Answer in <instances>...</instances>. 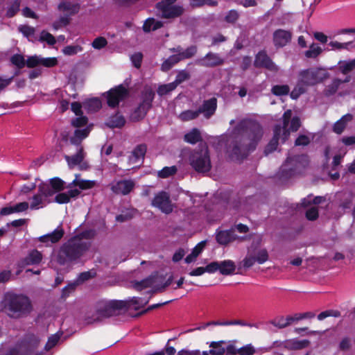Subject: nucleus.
<instances>
[{
	"label": "nucleus",
	"instance_id": "obj_1",
	"mask_svg": "<svg viewBox=\"0 0 355 355\" xmlns=\"http://www.w3.org/2000/svg\"><path fill=\"white\" fill-rule=\"evenodd\" d=\"M261 124L253 119H243L233 128L227 152L232 159L242 161L254 151L263 137Z\"/></svg>",
	"mask_w": 355,
	"mask_h": 355
},
{
	"label": "nucleus",
	"instance_id": "obj_2",
	"mask_svg": "<svg viewBox=\"0 0 355 355\" xmlns=\"http://www.w3.org/2000/svg\"><path fill=\"white\" fill-rule=\"evenodd\" d=\"M3 310L8 317L19 319L26 317L32 311L31 300L26 295L8 292L5 294Z\"/></svg>",
	"mask_w": 355,
	"mask_h": 355
},
{
	"label": "nucleus",
	"instance_id": "obj_3",
	"mask_svg": "<svg viewBox=\"0 0 355 355\" xmlns=\"http://www.w3.org/2000/svg\"><path fill=\"white\" fill-rule=\"evenodd\" d=\"M146 295L145 297H132L128 301L116 300L108 301L102 308L97 310V313L100 317L106 318L117 315L122 310L126 311L128 309L129 303L138 305L135 307V310H138L139 307H143L148 303L153 295L151 291H147Z\"/></svg>",
	"mask_w": 355,
	"mask_h": 355
},
{
	"label": "nucleus",
	"instance_id": "obj_4",
	"mask_svg": "<svg viewBox=\"0 0 355 355\" xmlns=\"http://www.w3.org/2000/svg\"><path fill=\"white\" fill-rule=\"evenodd\" d=\"M76 238L71 237L60 248L57 255V262L60 266L76 261L88 250L90 244L87 242H80Z\"/></svg>",
	"mask_w": 355,
	"mask_h": 355
},
{
	"label": "nucleus",
	"instance_id": "obj_5",
	"mask_svg": "<svg viewBox=\"0 0 355 355\" xmlns=\"http://www.w3.org/2000/svg\"><path fill=\"white\" fill-rule=\"evenodd\" d=\"M304 162H307L306 155H298L288 157L279 168L278 178L282 180H286L300 173L305 167Z\"/></svg>",
	"mask_w": 355,
	"mask_h": 355
},
{
	"label": "nucleus",
	"instance_id": "obj_6",
	"mask_svg": "<svg viewBox=\"0 0 355 355\" xmlns=\"http://www.w3.org/2000/svg\"><path fill=\"white\" fill-rule=\"evenodd\" d=\"M191 166L199 173H205L210 171L211 163L209 152L207 147L194 150L189 156Z\"/></svg>",
	"mask_w": 355,
	"mask_h": 355
},
{
	"label": "nucleus",
	"instance_id": "obj_7",
	"mask_svg": "<svg viewBox=\"0 0 355 355\" xmlns=\"http://www.w3.org/2000/svg\"><path fill=\"white\" fill-rule=\"evenodd\" d=\"M329 73L323 69L310 68L301 71L298 79L307 87L322 83L329 78Z\"/></svg>",
	"mask_w": 355,
	"mask_h": 355
},
{
	"label": "nucleus",
	"instance_id": "obj_8",
	"mask_svg": "<svg viewBox=\"0 0 355 355\" xmlns=\"http://www.w3.org/2000/svg\"><path fill=\"white\" fill-rule=\"evenodd\" d=\"M103 95L107 100L108 107L114 109L119 106L120 102L128 97L129 90L123 84H121L111 88Z\"/></svg>",
	"mask_w": 355,
	"mask_h": 355
},
{
	"label": "nucleus",
	"instance_id": "obj_9",
	"mask_svg": "<svg viewBox=\"0 0 355 355\" xmlns=\"http://www.w3.org/2000/svg\"><path fill=\"white\" fill-rule=\"evenodd\" d=\"M65 189V182L58 177H54L49 180V184L41 182L38 185L40 193L44 194V198L53 196L55 193H59Z\"/></svg>",
	"mask_w": 355,
	"mask_h": 355
},
{
	"label": "nucleus",
	"instance_id": "obj_10",
	"mask_svg": "<svg viewBox=\"0 0 355 355\" xmlns=\"http://www.w3.org/2000/svg\"><path fill=\"white\" fill-rule=\"evenodd\" d=\"M151 205L166 214H171L173 210L170 196L168 193L164 191L159 192L155 196Z\"/></svg>",
	"mask_w": 355,
	"mask_h": 355
},
{
	"label": "nucleus",
	"instance_id": "obj_11",
	"mask_svg": "<svg viewBox=\"0 0 355 355\" xmlns=\"http://www.w3.org/2000/svg\"><path fill=\"white\" fill-rule=\"evenodd\" d=\"M293 38V33L283 28L276 29L272 33V43L276 49H282L288 45Z\"/></svg>",
	"mask_w": 355,
	"mask_h": 355
},
{
	"label": "nucleus",
	"instance_id": "obj_12",
	"mask_svg": "<svg viewBox=\"0 0 355 355\" xmlns=\"http://www.w3.org/2000/svg\"><path fill=\"white\" fill-rule=\"evenodd\" d=\"M254 66L257 68H265L270 71L276 72L279 70L278 67L263 50L256 54Z\"/></svg>",
	"mask_w": 355,
	"mask_h": 355
},
{
	"label": "nucleus",
	"instance_id": "obj_13",
	"mask_svg": "<svg viewBox=\"0 0 355 355\" xmlns=\"http://www.w3.org/2000/svg\"><path fill=\"white\" fill-rule=\"evenodd\" d=\"M157 10L161 12L160 17L164 19H175L184 13V8L179 5L175 6H155Z\"/></svg>",
	"mask_w": 355,
	"mask_h": 355
},
{
	"label": "nucleus",
	"instance_id": "obj_14",
	"mask_svg": "<svg viewBox=\"0 0 355 355\" xmlns=\"http://www.w3.org/2000/svg\"><path fill=\"white\" fill-rule=\"evenodd\" d=\"M215 234L216 242L219 245L224 246L228 245L238 239L235 230L233 228L225 230L217 229Z\"/></svg>",
	"mask_w": 355,
	"mask_h": 355
},
{
	"label": "nucleus",
	"instance_id": "obj_15",
	"mask_svg": "<svg viewBox=\"0 0 355 355\" xmlns=\"http://www.w3.org/2000/svg\"><path fill=\"white\" fill-rule=\"evenodd\" d=\"M224 59L219 54L213 52L207 53L203 58L196 61V64L205 67H215L223 64Z\"/></svg>",
	"mask_w": 355,
	"mask_h": 355
},
{
	"label": "nucleus",
	"instance_id": "obj_16",
	"mask_svg": "<svg viewBox=\"0 0 355 355\" xmlns=\"http://www.w3.org/2000/svg\"><path fill=\"white\" fill-rule=\"evenodd\" d=\"M64 235V230L60 225L53 232L44 235H42L38 238V241L45 244L46 246H49L51 244L58 243Z\"/></svg>",
	"mask_w": 355,
	"mask_h": 355
},
{
	"label": "nucleus",
	"instance_id": "obj_17",
	"mask_svg": "<svg viewBox=\"0 0 355 355\" xmlns=\"http://www.w3.org/2000/svg\"><path fill=\"white\" fill-rule=\"evenodd\" d=\"M135 187V182L131 180L117 181L111 186V190L116 194L128 195Z\"/></svg>",
	"mask_w": 355,
	"mask_h": 355
},
{
	"label": "nucleus",
	"instance_id": "obj_18",
	"mask_svg": "<svg viewBox=\"0 0 355 355\" xmlns=\"http://www.w3.org/2000/svg\"><path fill=\"white\" fill-rule=\"evenodd\" d=\"M217 102L218 101L216 97L205 100L198 107L200 114H202L205 119H210L216 111Z\"/></svg>",
	"mask_w": 355,
	"mask_h": 355
},
{
	"label": "nucleus",
	"instance_id": "obj_19",
	"mask_svg": "<svg viewBox=\"0 0 355 355\" xmlns=\"http://www.w3.org/2000/svg\"><path fill=\"white\" fill-rule=\"evenodd\" d=\"M282 126L278 124L275 125L273 129V137L266 146L264 150V153L266 155L272 153L277 149L280 138Z\"/></svg>",
	"mask_w": 355,
	"mask_h": 355
},
{
	"label": "nucleus",
	"instance_id": "obj_20",
	"mask_svg": "<svg viewBox=\"0 0 355 355\" xmlns=\"http://www.w3.org/2000/svg\"><path fill=\"white\" fill-rule=\"evenodd\" d=\"M85 153L84 152L83 147H80V149L77 150L75 155H64V159L67 161L68 166L70 168H73L76 166L81 164L85 159Z\"/></svg>",
	"mask_w": 355,
	"mask_h": 355
},
{
	"label": "nucleus",
	"instance_id": "obj_21",
	"mask_svg": "<svg viewBox=\"0 0 355 355\" xmlns=\"http://www.w3.org/2000/svg\"><path fill=\"white\" fill-rule=\"evenodd\" d=\"M125 119L124 116L121 114H119V113H116L114 115L110 116L107 122L105 123V125L112 128H121L125 125Z\"/></svg>",
	"mask_w": 355,
	"mask_h": 355
},
{
	"label": "nucleus",
	"instance_id": "obj_22",
	"mask_svg": "<svg viewBox=\"0 0 355 355\" xmlns=\"http://www.w3.org/2000/svg\"><path fill=\"white\" fill-rule=\"evenodd\" d=\"M155 96V92L151 87H145L141 92V102L140 103L150 109Z\"/></svg>",
	"mask_w": 355,
	"mask_h": 355
},
{
	"label": "nucleus",
	"instance_id": "obj_23",
	"mask_svg": "<svg viewBox=\"0 0 355 355\" xmlns=\"http://www.w3.org/2000/svg\"><path fill=\"white\" fill-rule=\"evenodd\" d=\"M353 119V116L351 114H347L343 116L338 121H337L334 126L333 131L338 135H340L347 126V123L351 121Z\"/></svg>",
	"mask_w": 355,
	"mask_h": 355
},
{
	"label": "nucleus",
	"instance_id": "obj_24",
	"mask_svg": "<svg viewBox=\"0 0 355 355\" xmlns=\"http://www.w3.org/2000/svg\"><path fill=\"white\" fill-rule=\"evenodd\" d=\"M42 259V253L37 250H33L24 258L23 262L25 265H36L39 264Z\"/></svg>",
	"mask_w": 355,
	"mask_h": 355
},
{
	"label": "nucleus",
	"instance_id": "obj_25",
	"mask_svg": "<svg viewBox=\"0 0 355 355\" xmlns=\"http://www.w3.org/2000/svg\"><path fill=\"white\" fill-rule=\"evenodd\" d=\"M219 272L223 275H232L236 270V265L232 260H224L219 262Z\"/></svg>",
	"mask_w": 355,
	"mask_h": 355
},
{
	"label": "nucleus",
	"instance_id": "obj_26",
	"mask_svg": "<svg viewBox=\"0 0 355 355\" xmlns=\"http://www.w3.org/2000/svg\"><path fill=\"white\" fill-rule=\"evenodd\" d=\"M58 8L60 11L68 12L69 15H73L79 12L80 5L69 1H62L59 3Z\"/></svg>",
	"mask_w": 355,
	"mask_h": 355
},
{
	"label": "nucleus",
	"instance_id": "obj_27",
	"mask_svg": "<svg viewBox=\"0 0 355 355\" xmlns=\"http://www.w3.org/2000/svg\"><path fill=\"white\" fill-rule=\"evenodd\" d=\"M150 108L144 106L143 104L139 103V105L134 110L132 113L131 114L130 119L132 121H139L143 119Z\"/></svg>",
	"mask_w": 355,
	"mask_h": 355
},
{
	"label": "nucleus",
	"instance_id": "obj_28",
	"mask_svg": "<svg viewBox=\"0 0 355 355\" xmlns=\"http://www.w3.org/2000/svg\"><path fill=\"white\" fill-rule=\"evenodd\" d=\"M226 343L225 340L212 341L209 343V354L211 355H223L225 353V349L223 345Z\"/></svg>",
	"mask_w": 355,
	"mask_h": 355
},
{
	"label": "nucleus",
	"instance_id": "obj_29",
	"mask_svg": "<svg viewBox=\"0 0 355 355\" xmlns=\"http://www.w3.org/2000/svg\"><path fill=\"white\" fill-rule=\"evenodd\" d=\"M355 69V59L350 60L349 61H340L338 62V70L344 74L348 75Z\"/></svg>",
	"mask_w": 355,
	"mask_h": 355
},
{
	"label": "nucleus",
	"instance_id": "obj_30",
	"mask_svg": "<svg viewBox=\"0 0 355 355\" xmlns=\"http://www.w3.org/2000/svg\"><path fill=\"white\" fill-rule=\"evenodd\" d=\"M342 84L341 80L339 78H334L331 83L328 85L324 89V95L329 97L335 94Z\"/></svg>",
	"mask_w": 355,
	"mask_h": 355
},
{
	"label": "nucleus",
	"instance_id": "obj_31",
	"mask_svg": "<svg viewBox=\"0 0 355 355\" xmlns=\"http://www.w3.org/2000/svg\"><path fill=\"white\" fill-rule=\"evenodd\" d=\"M184 139L189 144H196L202 140V137L200 131L197 128H193L184 135Z\"/></svg>",
	"mask_w": 355,
	"mask_h": 355
},
{
	"label": "nucleus",
	"instance_id": "obj_32",
	"mask_svg": "<svg viewBox=\"0 0 355 355\" xmlns=\"http://www.w3.org/2000/svg\"><path fill=\"white\" fill-rule=\"evenodd\" d=\"M306 92V87L298 79L296 85L291 91L290 96L293 100H297L302 94Z\"/></svg>",
	"mask_w": 355,
	"mask_h": 355
},
{
	"label": "nucleus",
	"instance_id": "obj_33",
	"mask_svg": "<svg viewBox=\"0 0 355 355\" xmlns=\"http://www.w3.org/2000/svg\"><path fill=\"white\" fill-rule=\"evenodd\" d=\"M200 114L198 109L196 110H187L182 112L179 118L182 121H189L197 119Z\"/></svg>",
	"mask_w": 355,
	"mask_h": 355
},
{
	"label": "nucleus",
	"instance_id": "obj_34",
	"mask_svg": "<svg viewBox=\"0 0 355 355\" xmlns=\"http://www.w3.org/2000/svg\"><path fill=\"white\" fill-rule=\"evenodd\" d=\"M153 279L152 277H149L141 281L135 282L133 283V288L137 291H141L144 288L150 287L153 285Z\"/></svg>",
	"mask_w": 355,
	"mask_h": 355
},
{
	"label": "nucleus",
	"instance_id": "obj_35",
	"mask_svg": "<svg viewBox=\"0 0 355 355\" xmlns=\"http://www.w3.org/2000/svg\"><path fill=\"white\" fill-rule=\"evenodd\" d=\"M271 92L277 96L288 95L290 93V87L287 85H276L272 86Z\"/></svg>",
	"mask_w": 355,
	"mask_h": 355
},
{
	"label": "nucleus",
	"instance_id": "obj_36",
	"mask_svg": "<svg viewBox=\"0 0 355 355\" xmlns=\"http://www.w3.org/2000/svg\"><path fill=\"white\" fill-rule=\"evenodd\" d=\"M310 344L309 340H291L288 341L287 345H289L290 348L294 350L302 349L307 347Z\"/></svg>",
	"mask_w": 355,
	"mask_h": 355
},
{
	"label": "nucleus",
	"instance_id": "obj_37",
	"mask_svg": "<svg viewBox=\"0 0 355 355\" xmlns=\"http://www.w3.org/2000/svg\"><path fill=\"white\" fill-rule=\"evenodd\" d=\"M322 52V48L319 46L318 44L313 43L312 44L310 45L309 49L304 52V55L307 58H315Z\"/></svg>",
	"mask_w": 355,
	"mask_h": 355
},
{
	"label": "nucleus",
	"instance_id": "obj_38",
	"mask_svg": "<svg viewBox=\"0 0 355 355\" xmlns=\"http://www.w3.org/2000/svg\"><path fill=\"white\" fill-rule=\"evenodd\" d=\"M176 87L177 86L175 84L172 82L168 84L159 85L157 88V92L159 96H163L175 90Z\"/></svg>",
	"mask_w": 355,
	"mask_h": 355
},
{
	"label": "nucleus",
	"instance_id": "obj_39",
	"mask_svg": "<svg viewBox=\"0 0 355 355\" xmlns=\"http://www.w3.org/2000/svg\"><path fill=\"white\" fill-rule=\"evenodd\" d=\"M176 172L177 168L175 166H165L158 171L157 175L160 178H167L175 175Z\"/></svg>",
	"mask_w": 355,
	"mask_h": 355
},
{
	"label": "nucleus",
	"instance_id": "obj_40",
	"mask_svg": "<svg viewBox=\"0 0 355 355\" xmlns=\"http://www.w3.org/2000/svg\"><path fill=\"white\" fill-rule=\"evenodd\" d=\"M311 197V196H309L302 200V205L303 207H308L311 204L319 205L325 200V198L322 196H315L312 200H310Z\"/></svg>",
	"mask_w": 355,
	"mask_h": 355
},
{
	"label": "nucleus",
	"instance_id": "obj_41",
	"mask_svg": "<svg viewBox=\"0 0 355 355\" xmlns=\"http://www.w3.org/2000/svg\"><path fill=\"white\" fill-rule=\"evenodd\" d=\"M147 150V146L146 144H142L137 145L134 150H132V155L137 159H139L140 158H144L146 153Z\"/></svg>",
	"mask_w": 355,
	"mask_h": 355
},
{
	"label": "nucleus",
	"instance_id": "obj_42",
	"mask_svg": "<svg viewBox=\"0 0 355 355\" xmlns=\"http://www.w3.org/2000/svg\"><path fill=\"white\" fill-rule=\"evenodd\" d=\"M190 78H191V75H190L189 72H188L187 71H186L184 69L181 70L178 73L173 83L178 87V85H180L183 82L189 80Z\"/></svg>",
	"mask_w": 355,
	"mask_h": 355
},
{
	"label": "nucleus",
	"instance_id": "obj_43",
	"mask_svg": "<svg viewBox=\"0 0 355 355\" xmlns=\"http://www.w3.org/2000/svg\"><path fill=\"white\" fill-rule=\"evenodd\" d=\"M43 197L44 194L40 193L38 189V193L35 194L32 198V202L31 203V209H38L40 208V205L43 202Z\"/></svg>",
	"mask_w": 355,
	"mask_h": 355
},
{
	"label": "nucleus",
	"instance_id": "obj_44",
	"mask_svg": "<svg viewBox=\"0 0 355 355\" xmlns=\"http://www.w3.org/2000/svg\"><path fill=\"white\" fill-rule=\"evenodd\" d=\"M96 235V231L94 230H87L81 232L80 233L75 235L73 237H76V239L80 242H83V239H92Z\"/></svg>",
	"mask_w": 355,
	"mask_h": 355
},
{
	"label": "nucleus",
	"instance_id": "obj_45",
	"mask_svg": "<svg viewBox=\"0 0 355 355\" xmlns=\"http://www.w3.org/2000/svg\"><path fill=\"white\" fill-rule=\"evenodd\" d=\"M10 62L18 69H22L26 65V61L24 56L21 54H15L10 58Z\"/></svg>",
	"mask_w": 355,
	"mask_h": 355
},
{
	"label": "nucleus",
	"instance_id": "obj_46",
	"mask_svg": "<svg viewBox=\"0 0 355 355\" xmlns=\"http://www.w3.org/2000/svg\"><path fill=\"white\" fill-rule=\"evenodd\" d=\"M198 49L195 45H191L187 47L184 51H182V53H180L182 59H189L193 57L197 53Z\"/></svg>",
	"mask_w": 355,
	"mask_h": 355
},
{
	"label": "nucleus",
	"instance_id": "obj_47",
	"mask_svg": "<svg viewBox=\"0 0 355 355\" xmlns=\"http://www.w3.org/2000/svg\"><path fill=\"white\" fill-rule=\"evenodd\" d=\"M78 284L76 282L69 283L66 286H64L62 290L61 298L66 299L69 296V295L74 292Z\"/></svg>",
	"mask_w": 355,
	"mask_h": 355
},
{
	"label": "nucleus",
	"instance_id": "obj_48",
	"mask_svg": "<svg viewBox=\"0 0 355 355\" xmlns=\"http://www.w3.org/2000/svg\"><path fill=\"white\" fill-rule=\"evenodd\" d=\"M239 18V13L236 10L232 9L227 12L225 21L229 24H234Z\"/></svg>",
	"mask_w": 355,
	"mask_h": 355
},
{
	"label": "nucleus",
	"instance_id": "obj_49",
	"mask_svg": "<svg viewBox=\"0 0 355 355\" xmlns=\"http://www.w3.org/2000/svg\"><path fill=\"white\" fill-rule=\"evenodd\" d=\"M353 44V41H349L347 42H338L337 41H331L328 45L332 48V49H348L349 46Z\"/></svg>",
	"mask_w": 355,
	"mask_h": 355
},
{
	"label": "nucleus",
	"instance_id": "obj_50",
	"mask_svg": "<svg viewBox=\"0 0 355 355\" xmlns=\"http://www.w3.org/2000/svg\"><path fill=\"white\" fill-rule=\"evenodd\" d=\"M83 48L78 45L73 46L69 45L62 49V53L66 55H73L80 51H82Z\"/></svg>",
	"mask_w": 355,
	"mask_h": 355
},
{
	"label": "nucleus",
	"instance_id": "obj_51",
	"mask_svg": "<svg viewBox=\"0 0 355 355\" xmlns=\"http://www.w3.org/2000/svg\"><path fill=\"white\" fill-rule=\"evenodd\" d=\"M268 253L266 249H261L257 252L256 256H254L256 261L259 264H263L268 259Z\"/></svg>",
	"mask_w": 355,
	"mask_h": 355
},
{
	"label": "nucleus",
	"instance_id": "obj_52",
	"mask_svg": "<svg viewBox=\"0 0 355 355\" xmlns=\"http://www.w3.org/2000/svg\"><path fill=\"white\" fill-rule=\"evenodd\" d=\"M305 216L306 219L310 221H314L317 220L319 216L318 209L315 207H311L306 210Z\"/></svg>",
	"mask_w": 355,
	"mask_h": 355
},
{
	"label": "nucleus",
	"instance_id": "obj_53",
	"mask_svg": "<svg viewBox=\"0 0 355 355\" xmlns=\"http://www.w3.org/2000/svg\"><path fill=\"white\" fill-rule=\"evenodd\" d=\"M88 119L85 116L79 115L71 121V125L76 128H81L87 125Z\"/></svg>",
	"mask_w": 355,
	"mask_h": 355
},
{
	"label": "nucleus",
	"instance_id": "obj_54",
	"mask_svg": "<svg viewBox=\"0 0 355 355\" xmlns=\"http://www.w3.org/2000/svg\"><path fill=\"white\" fill-rule=\"evenodd\" d=\"M107 44V40L103 37H98L94 40L92 46L95 49H101Z\"/></svg>",
	"mask_w": 355,
	"mask_h": 355
},
{
	"label": "nucleus",
	"instance_id": "obj_55",
	"mask_svg": "<svg viewBox=\"0 0 355 355\" xmlns=\"http://www.w3.org/2000/svg\"><path fill=\"white\" fill-rule=\"evenodd\" d=\"M40 40L45 41L49 45H54L56 43L55 37L45 31H42Z\"/></svg>",
	"mask_w": 355,
	"mask_h": 355
},
{
	"label": "nucleus",
	"instance_id": "obj_56",
	"mask_svg": "<svg viewBox=\"0 0 355 355\" xmlns=\"http://www.w3.org/2000/svg\"><path fill=\"white\" fill-rule=\"evenodd\" d=\"M59 340H60V336H58V334L51 335L49 338L48 341L45 345L44 349L46 351L51 349L53 347H54L56 345V344L58 343Z\"/></svg>",
	"mask_w": 355,
	"mask_h": 355
},
{
	"label": "nucleus",
	"instance_id": "obj_57",
	"mask_svg": "<svg viewBox=\"0 0 355 355\" xmlns=\"http://www.w3.org/2000/svg\"><path fill=\"white\" fill-rule=\"evenodd\" d=\"M20 3L18 1H15L12 3V4L8 8L6 12V16L8 17H13L19 10Z\"/></svg>",
	"mask_w": 355,
	"mask_h": 355
},
{
	"label": "nucleus",
	"instance_id": "obj_58",
	"mask_svg": "<svg viewBox=\"0 0 355 355\" xmlns=\"http://www.w3.org/2000/svg\"><path fill=\"white\" fill-rule=\"evenodd\" d=\"M286 318L283 316L275 318V319L270 321V323L274 327L279 329H284L286 327Z\"/></svg>",
	"mask_w": 355,
	"mask_h": 355
},
{
	"label": "nucleus",
	"instance_id": "obj_59",
	"mask_svg": "<svg viewBox=\"0 0 355 355\" xmlns=\"http://www.w3.org/2000/svg\"><path fill=\"white\" fill-rule=\"evenodd\" d=\"M19 31L26 37L33 35L35 31L33 27L28 25H21L19 27Z\"/></svg>",
	"mask_w": 355,
	"mask_h": 355
},
{
	"label": "nucleus",
	"instance_id": "obj_60",
	"mask_svg": "<svg viewBox=\"0 0 355 355\" xmlns=\"http://www.w3.org/2000/svg\"><path fill=\"white\" fill-rule=\"evenodd\" d=\"M238 352L239 355H253L255 353V349L249 344L238 349Z\"/></svg>",
	"mask_w": 355,
	"mask_h": 355
},
{
	"label": "nucleus",
	"instance_id": "obj_61",
	"mask_svg": "<svg viewBox=\"0 0 355 355\" xmlns=\"http://www.w3.org/2000/svg\"><path fill=\"white\" fill-rule=\"evenodd\" d=\"M58 64L55 58H40V64L46 67H53Z\"/></svg>",
	"mask_w": 355,
	"mask_h": 355
},
{
	"label": "nucleus",
	"instance_id": "obj_62",
	"mask_svg": "<svg viewBox=\"0 0 355 355\" xmlns=\"http://www.w3.org/2000/svg\"><path fill=\"white\" fill-rule=\"evenodd\" d=\"M310 144V139L305 135H300L295 141V145L296 146H307Z\"/></svg>",
	"mask_w": 355,
	"mask_h": 355
},
{
	"label": "nucleus",
	"instance_id": "obj_63",
	"mask_svg": "<svg viewBox=\"0 0 355 355\" xmlns=\"http://www.w3.org/2000/svg\"><path fill=\"white\" fill-rule=\"evenodd\" d=\"M69 198L67 195V193H60L59 192L55 197V202L58 204H66L69 202Z\"/></svg>",
	"mask_w": 355,
	"mask_h": 355
},
{
	"label": "nucleus",
	"instance_id": "obj_64",
	"mask_svg": "<svg viewBox=\"0 0 355 355\" xmlns=\"http://www.w3.org/2000/svg\"><path fill=\"white\" fill-rule=\"evenodd\" d=\"M89 132L90 128L89 127H86L83 129H76L74 131V135L80 138L81 140H83L88 137Z\"/></svg>",
	"mask_w": 355,
	"mask_h": 355
}]
</instances>
